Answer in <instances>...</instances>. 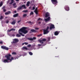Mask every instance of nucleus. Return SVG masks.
<instances>
[{"label": "nucleus", "mask_w": 80, "mask_h": 80, "mask_svg": "<svg viewBox=\"0 0 80 80\" xmlns=\"http://www.w3.org/2000/svg\"><path fill=\"white\" fill-rule=\"evenodd\" d=\"M27 28L25 27H23L21 29H20L19 30V33L22 36V37H24L25 36V35L23 34L22 33H24V34H26L28 33V31L26 30V29H27Z\"/></svg>", "instance_id": "1"}, {"label": "nucleus", "mask_w": 80, "mask_h": 80, "mask_svg": "<svg viewBox=\"0 0 80 80\" xmlns=\"http://www.w3.org/2000/svg\"><path fill=\"white\" fill-rule=\"evenodd\" d=\"M11 57L12 55L10 54H9L5 55V57L7 58V59L4 60L3 62H4V63H8V60H9L10 62H12V60H13V57H12L11 59H10V57Z\"/></svg>", "instance_id": "2"}, {"label": "nucleus", "mask_w": 80, "mask_h": 80, "mask_svg": "<svg viewBox=\"0 0 80 80\" xmlns=\"http://www.w3.org/2000/svg\"><path fill=\"white\" fill-rule=\"evenodd\" d=\"M49 29V27L48 26L47 27L46 29L43 30V34L44 35H45V34H47V33H48L50 32V31H48Z\"/></svg>", "instance_id": "3"}, {"label": "nucleus", "mask_w": 80, "mask_h": 80, "mask_svg": "<svg viewBox=\"0 0 80 80\" xmlns=\"http://www.w3.org/2000/svg\"><path fill=\"white\" fill-rule=\"evenodd\" d=\"M23 8L24 9H26L27 8H26V6L25 5H22L21 6H20L19 7L17 8V10L18 11V10H21V9H22V8Z\"/></svg>", "instance_id": "4"}, {"label": "nucleus", "mask_w": 80, "mask_h": 80, "mask_svg": "<svg viewBox=\"0 0 80 80\" xmlns=\"http://www.w3.org/2000/svg\"><path fill=\"white\" fill-rule=\"evenodd\" d=\"M47 39L45 38H43L42 40H39V42L40 43H41V44H46V43H44V42H46Z\"/></svg>", "instance_id": "5"}, {"label": "nucleus", "mask_w": 80, "mask_h": 80, "mask_svg": "<svg viewBox=\"0 0 80 80\" xmlns=\"http://www.w3.org/2000/svg\"><path fill=\"white\" fill-rule=\"evenodd\" d=\"M51 2L54 5H57L58 4V1L57 0H51Z\"/></svg>", "instance_id": "6"}, {"label": "nucleus", "mask_w": 80, "mask_h": 80, "mask_svg": "<svg viewBox=\"0 0 80 80\" xmlns=\"http://www.w3.org/2000/svg\"><path fill=\"white\" fill-rule=\"evenodd\" d=\"M1 48H2V49H3L4 50H8L9 49L8 48L4 46H1Z\"/></svg>", "instance_id": "7"}, {"label": "nucleus", "mask_w": 80, "mask_h": 80, "mask_svg": "<svg viewBox=\"0 0 80 80\" xmlns=\"http://www.w3.org/2000/svg\"><path fill=\"white\" fill-rule=\"evenodd\" d=\"M18 42H19V40L18 39L15 38L13 40V43H16Z\"/></svg>", "instance_id": "8"}, {"label": "nucleus", "mask_w": 80, "mask_h": 80, "mask_svg": "<svg viewBox=\"0 0 80 80\" xmlns=\"http://www.w3.org/2000/svg\"><path fill=\"white\" fill-rule=\"evenodd\" d=\"M27 39L28 40H31V41H33V40H36V39H37V38H36V37H33L32 38H27Z\"/></svg>", "instance_id": "9"}, {"label": "nucleus", "mask_w": 80, "mask_h": 80, "mask_svg": "<svg viewBox=\"0 0 80 80\" xmlns=\"http://www.w3.org/2000/svg\"><path fill=\"white\" fill-rule=\"evenodd\" d=\"M64 9H65V10L66 11H69L70 9H69V7L68 6H65L64 7Z\"/></svg>", "instance_id": "10"}, {"label": "nucleus", "mask_w": 80, "mask_h": 80, "mask_svg": "<svg viewBox=\"0 0 80 80\" xmlns=\"http://www.w3.org/2000/svg\"><path fill=\"white\" fill-rule=\"evenodd\" d=\"M55 28V26L53 24L51 25L49 29L50 30H52V29H54Z\"/></svg>", "instance_id": "11"}, {"label": "nucleus", "mask_w": 80, "mask_h": 80, "mask_svg": "<svg viewBox=\"0 0 80 80\" xmlns=\"http://www.w3.org/2000/svg\"><path fill=\"white\" fill-rule=\"evenodd\" d=\"M34 12L36 13V15H38V8L37 7Z\"/></svg>", "instance_id": "12"}, {"label": "nucleus", "mask_w": 80, "mask_h": 80, "mask_svg": "<svg viewBox=\"0 0 80 80\" xmlns=\"http://www.w3.org/2000/svg\"><path fill=\"white\" fill-rule=\"evenodd\" d=\"M51 18H50V17H48L47 18L45 19L44 20L46 22H47L50 21V20Z\"/></svg>", "instance_id": "13"}, {"label": "nucleus", "mask_w": 80, "mask_h": 80, "mask_svg": "<svg viewBox=\"0 0 80 80\" xmlns=\"http://www.w3.org/2000/svg\"><path fill=\"white\" fill-rule=\"evenodd\" d=\"M50 17V14L48 12H47L45 13V17L46 18H47V17Z\"/></svg>", "instance_id": "14"}, {"label": "nucleus", "mask_w": 80, "mask_h": 80, "mask_svg": "<svg viewBox=\"0 0 80 80\" xmlns=\"http://www.w3.org/2000/svg\"><path fill=\"white\" fill-rule=\"evenodd\" d=\"M22 49L23 50H24V49L27 50H28V48H27L26 47H23L22 48Z\"/></svg>", "instance_id": "15"}, {"label": "nucleus", "mask_w": 80, "mask_h": 80, "mask_svg": "<svg viewBox=\"0 0 80 80\" xmlns=\"http://www.w3.org/2000/svg\"><path fill=\"white\" fill-rule=\"evenodd\" d=\"M15 23H16V20H14L11 23L12 25H15Z\"/></svg>", "instance_id": "16"}, {"label": "nucleus", "mask_w": 80, "mask_h": 80, "mask_svg": "<svg viewBox=\"0 0 80 80\" xmlns=\"http://www.w3.org/2000/svg\"><path fill=\"white\" fill-rule=\"evenodd\" d=\"M18 13L15 14L14 15H13V17L14 18L17 17H18Z\"/></svg>", "instance_id": "17"}, {"label": "nucleus", "mask_w": 80, "mask_h": 80, "mask_svg": "<svg viewBox=\"0 0 80 80\" xmlns=\"http://www.w3.org/2000/svg\"><path fill=\"white\" fill-rule=\"evenodd\" d=\"M58 34H59V32H58V31H56L54 32L55 35H56V36L58 35Z\"/></svg>", "instance_id": "18"}, {"label": "nucleus", "mask_w": 80, "mask_h": 80, "mask_svg": "<svg viewBox=\"0 0 80 80\" xmlns=\"http://www.w3.org/2000/svg\"><path fill=\"white\" fill-rule=\"evenodd\" d=\"M32 32H34L36 33L37 32V31L35 30V29H32L30 31Z\"/></svg>", "instance_id": "19"}, {"label": "nucleus", "mask_w": 80, "mask_h": 80, "mask_svg": "<svg viewBox=\"0 0 80 80\" xmlns=\"http://www.w3.org/2000/svg\"><path fill=\"white\" fill-rule=\"evenodd\" d=\"M11 13V12L9 11H8L7 12H6L5 13V15H8V14H10Z\"/></svg>", "instance_id": "20"}, {"label": "nucleus", "mask_w": 80, "mask_h": 80, "mask_svg": "<svg viewBox=\"0 0 80 80\" xmlns=\"http://www.w3.org/2000/svg\"><path fill=\"white\" fill-rule=\"evenodd\" d=\"M15 29H13V28H12L10 30H9L8 31V32H11V31H15Z\"/></svg>", "instance_id": "21"}, {"label": "nucleus", "mask_w": 80, "mask_h": 80, "mask_svg": "<svg viewBox=\"0 0 80 80\" xmlns=\"http://www.w3.org/2000/svg\"><path fill=\"white\" fill-rule=\"evenodd\" d=\"M14 2V0H11V2L9 3L10 5H12Z\"/></svg>", "instance_id": "22"}, {"label": "nucleus", "mask_w": 80, "mask_h": 80, "mask_svg": "<svg viewBox=\"0 0 80 80\" xmlns=\"http://www.w3.org/2000/svg\"><path fill=\"white\" fill-rule=\"evenodd\" d=\"M46 45V44H38V45L39 46V47H40L41 46H43L44 45Z\"/></svg>", "instance_id": "23"}, {"label": "nucleus", "mask_w": 80, "mask_h": 80, "mask_svg": "<svg viewBox=\"0 0 80 80\" xmlns=\"http://www.w3.org/2000/svg\"><path fill=\"white\" fill-rule=\"evenodd\" d=\"M30 3V1L28 2L26 4V6H28V7L29 6Z\"/></svg>", "instance_id": "24"}, {"label": "nucleus", "mask_w": 80, "mask_h": 80, "mask_svg": "<svg viewBox=\"0 0 80 80\" xmlns=\"http://www.w3.org/2000/svg\"><path fill=\"white\" fill-rule=\"evenodd\" d=\"M16 36L17 37H21V35L19 34H17Z\"/></svg>", "instance_id": "25"}, {"label": "nucleus", "mask_w": 80, "mask_h": 80, "mask_svg": "<svg viewBox=\"0 0 80 80\" xmlns=\"http://www.w3.org/2000/svg\"><path fill=\"white\" fill-rule=\"evenodd\" d=\"M27 16V14H25L23 15V17H26Z\"/></svg>", "instance_id": "26"}, {"label": "nucleus", "mask_w": 80, "mask_h": 80, "mask_svg": "<svg viewBox=\"0 0 80 80\" xmlns=\"http://www.w3.org/2000/svg\"><path fill=\"white\" fill-rule=\"evenodd\" d=\"M22 12H25V13H27V12H28V10H24L22 11Z\"/></svg>", "instance_id": "27"}, {"label": "nucleus", "mask_w": 80, "mask_h": 80, "mask_svg": "<svg viewBox=\"0 0 80 80\" xmlns=\"http://www.w3.org/2000/svg\"><path fill=\"white\" fill-rule=\"evenodd\" d=\"M34 13H33V12L32 11L30 13V15H33Z\"/></svg>", "instance_id": "28"}, {"label": "nucleus", "mask_w": 80, "mask_h": 80, "mask_svg": "<svg viewBox=\"0 0 80 80\" xmlns=\"http://www.w3.org/2000/svg\"><path fill=\"white\" fill-rule=\"evenodd\" d=\"M2 5H3V2H1L0 3V7H2Z\"/></svg>", "instance_id": "29"}, {"label": "nucleus", "mask_w": 80, "mask_h": 80, "mask_svg": "<svg viewBox=\"0 0 80 80\" xmlns=\"http://www.w3.org/2000/svg\"><path fill=\"white\" fill-rule=\"evenodd\" d=\"M29 54L30 55H33V53L31 52H29Z\"/></svg>", "instance_id": "30"}, {"label": "nucleus", "mask_w": 80, "mask_h": 80, "mask_svg": "<svg viewBox=\"0 0 80 80\" xmlns=\"http://www.w3.org/2000/svg\"><path fill=\"white\" fill-rule=\"evenodd\" d=\"M12 55H16V54H17V53H16V52H13L12 53Z\"/></svg>", "instance_id": "31"}, {"label": "nucleus", "mask_w": 80, "mask_h": 80, "mask_svg": "<svg viewBox=\"0 0 80 80\" xmlns=\"http://www.w3.org/2000/svg\"><path fill=\"white\" fill-rule=\"evenodd\" d=\"M35 9V7H33L32 8V10H33Z\"/></svg>", "instance_id": "32"}, {"label": "nucleus", "mask_w": 80, "mask_h": 80, "mask_svg": "<svg viewBox=\"0 0 80 80\" xmlns=\"http://www.w3.org/2000/svg\"><path fill=\"white\" fill-rule=\"evenodd\" d=\"M38 37H41V36H42V34H41L39 35H38Z\"/></svg>", "instance_id": "33"}, {"label": "nucleus", "mask_w": 80, "mask_h": 80, "mask_svg": "<svg viewBox=\"0 0 80 80\" xmlns=\"http://www.w3.org/2000/svg\"><path fill=\"white\" fill-rule=\"evenodd\" d=\"M3 17L2 16H1L0 18V19H1V20H2V19H3Z\"/></svg>", "instance_id": "34"}, {"label": "nucleus", "mask_w": 80, "mask_h": 80, "mask_svg": "<svg viewBox=\"0 0 80 80\" xmlns=\"http://www.w3.org/2000/svg\"><path fill=\"white\" fill-rule=\"evenodd\" d=\"M48 41H50V38L49 37L48 38Z\"/></svg>", "instance_id": "35"}, {"label": "nucleus", "mask_w": 80, "mask_h": 80, "mask_svg": "<svg viewBox=\"0 0 80 80\" xmlns=\"http://www.w3.org/2000/svg\"><path fill=\"white\" fill-rule=\"evenodd\" d=\"M9 22V21L8 20H7L6 21V23H8V22Z\"/></svg>", "instance_id": "36"}, {"label": "nucleus", "mask_w": 80, "mask_h": 80, "mask_svg": "<svg viewBox=\"0 0 80 80\" xmlns=\"http://www.w3.org/2000/svg\"><path fill=\"white\" fill-rule=\"evenodd\" d=\"M0 44H3V41H0Z\"/></svg>", "instance_id": "37"}, {"label": "nucleus", "mask_w": 80, "mask_h": 80, "mask_svg": "<svg viewBox=\"0 0 80 80\" xmlns=\"http://www.w3.org/2000/svg\"><path fill=\"white\" fill-rule=\"evenodd\" d=\"M28 47H31V45L30 44H29L28 45Z\"/></svg>", "instance_id": "38"}, {"label": "nucleus", "mask_w": 80, "mask_h": 80, "mask_svg": "<svg viewBox=\"0 0 80 80\" xmlns=\"http://www.w3.org/2000/svg\"><path fill=\"white\" fill-rule=\"evenodd\" d=\"M5 8V6H4L2 7V9L4 10Z\"/></svg>", "instance_id": "39"}, {"label": "nucleus", "mask_w": 80, "mask_h": 80, "mask_svg": "<svg viewBox=\"0 0 80 80\" xmlns=\"http://www.w3.org/2000/svg\"><path fill=\"white\" fill-rule=\"evenodd\" d=\"M3 10L4 12H5L7 11V10H6V9H3Z\"/></svg>", "instance_id": "40"}, {"label": "nucleus", "mask_w": 80, "mask_h": 80, "mask_svg": "<svg viewBox=\"0 0 80 80\" xmlns=\"http://www.w3.org/2000/svg\"><path fill=\"white\" fill-rule=\"evenodd\" d=\"M24 43L25 44V45H28V42H24Z\"/></svg>", "instance_id": "41"}, {"label": "nucleus", "mask_w": 80, "mask_h": 80, "mask_svg": "<svg viewBox=\"0 0 80 80\" xmlns=\"http://www.w3.org/2000/svg\"><path fill=\"white\" fill-rule=\"evenodd\" d=\"M35 30H39V28H35Z\"/></svg>", "instance_id": "42"}, {"label": "nucleus", "mask_w": 80, "mask_h": 80, "mask_svg": "<svg viewBox=\"0 0 80 80\" xmlns=\"http://www.w3.org/2000/svg\"><path fill=\"white\" fill-rule=\"evenodd\" d=\"M15 5H16V3H14L13 4V6H15Z\"/></svg>", "instance_id": "43"}, {"label": "nucleus", "mask_w": 80, "mask_h": 80, "mask_svg": "<svg viewBox=\"0 0 80 80\" xmlns=\"http://www.w3.org/2000/svg\"><path fill=\"white\" fill-rule=\"evenodd\" d=\"M13 12L14 13H17V11H15Z\"/></svg>", "instance_id": "44"}, {"label": "nucleus", "mask_w": 80, "mask_h": 80, "mask_svg": "<svg viewBox=\"0 0 80 80\" xmlns=\"http://www.w3.org/2000/svg\"><path fill=\"white\" fill-rule=\"evenodd\" d=\"M29 23H32V22H31V21H29L28 22Z\"/></svg>", "instance_id": "45"}, {"label": "nucleus", "mask_w": 80, "mask_h": 80, "mask_svg": "<svg viewBox=\"0 0 80 80\" xmlns=\"http://www.w3.org/2000/svg\"><path fill=\"white\" fill-rule=\"evenodd\" d=\"M14 8H16V7H17V6H14Z\"/></svg>", "instance_id": "46"}, {"label": "nucleus", "mask_w": 80, "mask_h": 80, "mask_svg": "<svg viewBox=\"0 0 80 80\" xmlns=\"http://www.w3.org/2000/svg\"><path fill=\"white\" fill-rule=\"evenodd\" d=\"M20 22H21V20H19V21H18V23H20Z\"/></svg>", "instance_id": "47"}, {"label": "nucleus", "mask_w": 80, "mask_h": 80, "mask_svg": "<svg viewBox=\"0 0 80 80\" xmlns=\"http://www.w3.org/2000/svg\"><path fill=\"white\" fill-rule=\"evenodd\" d=\"M41 20V18H39V19L38 20Z\"/></svg>", "instance_id": "48"}, {"label": "nucleus", "mask_w": 80, "mask_h": 80, "mask_svg": "<svg viewBox=\"0 0 80 80\" xmlns=\"http://www.w3.org/2000/svg\"><path fill=\"white\" fill-rule=\"evenodd\" d=\"M0 37H2V36L1 35H0Z\"/></svg>", "instance_id": "49"}, {"label": "nucleus", "mask_w": 80, "mask_h": 80, "mask_svg": "<svg viewBox=\"0 0 80 80\" xmlns=\"http://www.w3.org/2000/svg\"><path fill=\"white\" fill-rule=\"evenodd\" d=\"M24 44H25V43H22V45H24Z\"/></svg>", "instance_id": "50"}, {"label": "nucleus", "mask_w": 80, "mask_h": 80, "mask_svg": "<svg viewBox=\"0 0 80 80\" xmlns=\"http://www.w3.org/2000/svg\"><path fill=\"white\" fill-rule=\"evenodd\" d=\"M20 0H16V2H18V1H19Z\"/></svg>", "instance_id": "51"}, {"label": "nucleus", "mask_w": 80, "mask_h": 80, "mask_svg": "<svg viewBox=\"0 0 80 80\" xmlns=\"http://www.w3.org/2000/svg\"><path fill=\"white\" fill-rule=\"evenodd\" d=\"M38 23H39V24H40V23H41V22H39Z\"/></svg>", "instance_id": "52"}, {"label": "nucleus", "mask_w": 80, "mask_h": 80, "mask_svg": "<svg viewBox=\"0 0 80 80\" xmlns=\"http://www.w3.org/2000/svg\"><path fill=\"white\" fill-rule=\"evenodd\" d=\"M31 3H32V1H31Z\"/></svg>", "instance_id": "53"}, {"label": "nucleus", "mask_w": 80, "mask_h": 80, "mask_svg": "<svg viewBox=\"0 0 80 80\" xmlns=\"http://www.w3.org/2000/svg\"><path fill=\"white\" fill-rule=\"evenodd\" d=\"M29 9L31 8V7H29Z\"/></svg>", "instance_id": "54"}, {"label": "nucleus", "mask_w": 80, "mask_h": 80, "mask_svg": "<svg viewBox=\"0 0 80 80\" xmlns=\"http://www.w3.org/2000/svg\"><path fill=\"white\" fill-rule=\"evenodd\" d=\"M8 18L7 17H5V18Z\"/></svg>", "instance_id": "55"}]
</instances>
